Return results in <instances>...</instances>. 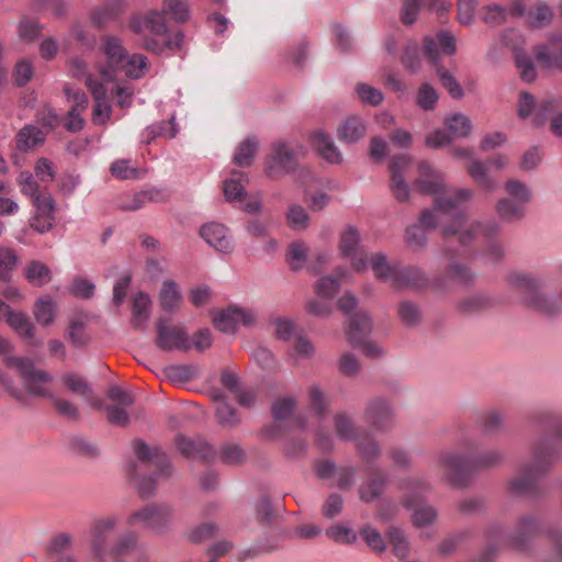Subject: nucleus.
<instances>
[{
	"mask_svg": "<svg viewBox=\"0 0 562 562\" xmlns=\"http://www.w3.org/2000/svg\"><path fill=\"white\" fill-rule=\"evenodd\" d=\"M166 16L177 23H184L190 19V8L187 0H162L161 10L149 11L143 22L133 21L135 33L147 31L150 35L143 38V47L151 53L160 54L165 50H180L183 45L184 34L181 31L170 33L167 27Z\"/></svg>",
	"mask_w": 562,
	"mask_h": 562,
	"instance_id": "f257e3e1",
	"label": "nucleus"
},
{
	"mask_svg": "<svg viewBox=\"0 0 562 562\" xmlns=\"http://www.w3.org/2000/svg\"><path fill=\"white\" fill-rule=\"evenodd\" d=\"M459 446L460 452L442 451L437 456V467L446 481L457 488L465 487L475 470L496 465L503 458L496 450L477 452V443L471 438L463 439Z\"/></svg>",
	"mask_w": 562,
	"mask_h": 562,
	"instance_id": "f03ea898",
	"label": "nucleus"
},
{
	"mask_svg": "<svg viewBox=\"0 0 562 562\" xmlns=\"http://www.w3.org/2000/svg\"><path fill=\"white\" fill-rule=\"evenodd\" d=\"M502 227L495 220L467 222L463 214L453 217L449 225L441 227V235L446 243L457 239L461 245L480 241L483 254L492 261L501 260L504 248L498 237Z\"/></svg>",
	"mask_w": 562,
	"mask_h": 562,
	"instance_id": "7ed1b4c3",
	"label": "nucleus"
},
{
	"mask_svg": "<svg viewBox=\"0 0 562 562\" xmlns=\"http://www.w3.org/2000/svg\"><path fill=\"white\" fill-rule=\"evenodd\" d=\"M555 454V445L551 438L538 441L533 447L532 461L525 465L518 475L510 481V492L516 495L535 493L539 476L549 469Z\"/></svg>",
	"mask_w": 562,
	"mask_h": 562,
	"instance_id": "20e7f679",
	"label": "nucleus"
},
{
	"mask_svg": "<svg viewBox=\"0 0 562 562\" xmlns=\"http://www.w3.org/2000/svg\"><path fill=\"white\" fill-rule=\"evenodd\" d=\"M7 366L12 369L19 376L24 391V398L21 403H25L26 394L32 397L53 398L50 385L54 376L46 370L36 367L35 361L27 357H8ZM20 402V400H18Z\"/></svg>",
	"mask_w": 562,
	"mask_h": 562,
	"instance_id": "39448f33",
	"label": "nucleus"
},
{
	"mask_svg": "<svg viewBox=\"0 0 562 562\" xmlns=\"http://www.w3.org/2000/svg\"><path fill=\"white\" fill-rule=\"evenodd\" d=\"M456 38L447 31H441L434 36L428 35L424 38V54L429 61L436 66L441 85L448 90L452 98L460 99L463 97V89L447 69L439 66L441 56H451L456 54Z\"/></svg>",
	"mask_w": 562,
	"mask_h": 562,
	"instance_id": "423d86ee",
	"label": "nucleus"
},
{
	"mask_svg": "<svg viewBox=\"0 0 562 562\" xmlns=\"http://www.w3.org/2000/svg\"><path fill=\"white\" fill-rule=\"evenodd\" d=\"M402 492V504L407 509H414L412 521L415 527L422 528L432 525L438 512L432 505L420 506L422 502L431 491L430 484L420 477H407L398 485Z\"/></svg>",
	"mask_w": 562,
	"mask_h": 562,
	"instance_id": "0eeeda50",
	"label": "nucleus"
},
{
	"mask_svg": "<svg viewBox=\"0 0 562 562\" xmlns=\"http://www.w3.org/2000/svg\"><path fill=\"white\" fill-rule=\"evenodd\" d=\"M508 283L521 293L524 303L531 308L544 315H555L562 312V292L557 297L544 294L530 274L513 272L508 276Z\"/></svg>",
	"mask_w": 562,
	"mask_h": 562,
	"instance_id": "6e6552de",
	"label": "nucleus"
},
{
	"mask_svg": "<svg viewBox=\"0 0 562 562\" xmlns=\"http://www.w3.org/2000/svg\"><path fill=\"white\" fill-rule=\"evenodd\" d=\"M371 329L372 323L369 315L357 312L349 317L346 338L351 346L360 348L366 357L378 359L383 356V350L378 344L369 340Z\"/></svg>",
	"mask_w": 562,
	"mask_h": 562,
	"instance_id": "1a4fd4ad",
	"label": "nucleus"
},
{
	"mask_svg": "<svg viewBox=\"0 0 562 562\" xmlns=\"http://www.w3.org/2000/svg\"><path fill=\"white\" fill-rule=\"evenodd\" d=\"M172 520V508L166 504H148L134 510L126 519L130 527L148 529L156 533L168 530Z\"/></svg>",
	"mask_w": 562,
	"mask_h": 562,
	"instance_id": "9d476101",
	"label": "nucleus"
},
{
	"mask_svg": "<svg viewBox=\"0 0 562 562\" xmlns=\"http://www.w3.org/2000/svg\"><path fill=\"white\" fill-rule=\"evenodd\" d=\"M111 562H149L146 549L139 543L135 531H125L108 547Z\"/></svg>",
	"mask_w": 562,
	"mask_h": 562,
	"instance_id": "9b49d317",
	"label": "nucleus"
},
{
	"mask_svg": "<svg viewBox=\"0 0 562 562\" xmlns=\"http://www.w3.org/2000/svg\"><path fill=\"white\" fill-rule=\"evenodd\" d=\"M297 166L292 148L284 142H276L265 161L266 175L273 180L293 171Z\"/></svg>",
	"mask_w": 562,
	"mask_h": 562,
	"instance_id": "f8f14e48",
	"label": "nucleus"
},
{
	"mask_svg": "<svg viewBox=\"0 0 562 562\" xmlns=\"http://www.w3.org/2000/svg\"><path fill=\"white\" fill-rule=\"evenodd\" d=\"M100 50L105 57V65L101 68L102 78L106 81L117 78V69L127 55L122 40L115 35H104L101 38Z\"/></svg>",
	"mask_w": 562,
	"mask_h": 562,
	"instance_id": "ddd939ff",
	"label": "nucleus"
},
{
	"mask_svg": "<svg viewBox=\"0 0 562 562\" xmlns=\"http://www.w3.org/2000/svg\"><path fill=\"white\" fill-rule=\"evenodd\" d=\"M360 234L353 226L345 228L339 238V251L342 257L350 260V266L356 272L368 269V254L359 249Z\"/></svg>",
	"mask_w": 562,
	"mask_h": 562,
	"instance_id": "4468645a",
	"label": "nucleus"
},
{
	"mask_svg": "<svg viewBox=\"0 0 562 562\" xmlns=\"http://www.w3.org/2000/svg\"><path fill=\"white\" fill-rule=\"evenodd\" d=\"M156 346L164 351H188L191 340L187 330L180 326L167 325L162 318L157 322Z\"/></svg>",
	"mask_w": 562,
	"mask_h": 562,
	"instance_id": "2eb2a0df",
	"label": "nucleus"
},
{
	"mask_svg": "<svg viewBox=\"0 0 562 562\" xmlns=\"http://www.w3.org/2000/svg\"><path fill=\"white\" fill-rule=\"evenodd\" d=\"M133 448L138 461L144 464L146 469H153L157 476L170 475L169 459L159 448L151 449L142 440H134Z\"/></svg>",
	"mask_w": 562,
	"mask_h": 562,
	"instance_id": "dca6fc26",
	"label": "nucleus"
},
{
	"mask_svg": "<svg viewBox=\"0 0 562 562\" xmlns=\"http://www.w3.org/2000/svg\"><path fill=\"white\" fill-rule=\"evenodd\" d=\"M562 106L561 99L549 97L539 102L538 111L532 117V123L537 126L543 125L549 121V131L555 137L562 138Z\"/></svg>",
	"mask_w": 562,
	"mask_h": 562,
	"instance_id": "f3484780",
	"label": "nucleus"
},
{
	"mask_svg": "<svg viewBox=\"0 0 562 562\" xmlns=\"http://www.w3.org/2000/svg\"><path fill=\"white\" fill-rule=\"evenodd\" d=\"M364 418L379 432L390 431L395 424L394 411L383 398H374L367 404Z\"/></svg>",
	"mask_w": 562,
	"mask_h": 562,
	"instance_id": "a211bd4d",
	"label": "nucleus"
},
{
	"mask_svg": "<svg viewBox=\"0 0 562 562\" xmlns=\"http://www.w3.org/2000/svg\"><path fill=\"white\" fill-rule=\"evenodd\" d=\"M108 397L113 402L105 407L109 423L126 426L130 422L126 408L134 403L132 395L117 385H111L108 390Z\"/></svg>",
	"mask_w": 562,
	"mask_h": 562,
	"instance_id": "6ab92c4d",
	"label": "nucleus"
},
{
	"mask_svg": "<svg viewBox=\"0 0 562 562\" xmlns=\"http://www.w3.org/2000/svg\"><path fill=\"white\" fill-rule=\"evenodd\" d=\"M440 224L439 215L429 209L424 210L419 216V223L408 226L405 231L404 240L406 245L416 250L423 248L427 243L425 229H434Z\"/></svg>",
	"mask_w": 562,
	"mask_h": 562,
	"instance_id": "aec40b11",
	"label": "nucleus"
},
{
	"mask_svg": "<svg viewBox=\"0 0 562 562\" xmlns=\"http://www.w3.org/2000/svg\"><path fill=\"white\" fill-rule=\"evenodd\" d=\"M532 52L542 68L562 71V33L552 34L547 43L535 46Z\"/></svg>",
	"mask_w": 562,
	"mask_h": 562,
	"instance_id": "412c9836",
	"label": "nucleus"
},
{
	"mask_svg": "<svg viewBox=\"0 0 562 562\" xmlns=\"http://www.w3.org/2000/svg\"><path fill=\"white\" fill-rule=\"evenodd\" d=\"M119 524L115 516L97 519L91 528V549L98 561L105 560L108 554V536Z\"/></svg>",
	"mask_w": 562,
	"mask_h": 562,
	"instance_id": "4be33fe9",
	"label": "nucleus"
},
{
	"mask_svg": "<svg viewBox=\"0 0 562 562\" xmlns=\"http://www.w3.org/2000/svg\"><path fill=\"white\" fill-rule=\"evenodd\" d=\"M473 195L471 189H453L446 184L435 195V207L431 211L438 213H449L458 209L462 203L469 201Z\"/></svg>",
	"mask_w": 562,
	"mask_h": 562,
	"instance_id": "5701e85b",
	"label": "nucleus"
},
{
	"mask_svg": "<svg viewBox=\"0 0 562 562\" xmlns=\"http://www.w3.org/2000/svg\"><path fill=\"white\" fill-rule=\"evenodd\" d=\"M255 322V315L250 311L238 307H229L214 316V326L226 334H233L239 324L246 326Z\"/></svg>",
	"mask_w": 562,
	"mask_h": 562,
	"instance_id": "b1692460",
	"label": "nucleus"
},
{
	"mask_svg": "<svg viewBox=\"0 0 562 562\" xmlns=\"http://www.w3.org/2000/svg\"><path fill=\"white\" fill-rule=\"evenodd\" d=\"M86 86L90 90L95 102L92 115L93 123L97 125L105 124L110 120L111 106L106 99V89L104 85L92 78V76H87Z\"/></svg>",
	"mask_w": 562,
	"mask_h": 562,
	"instance_id": "393cba45",
	"label": "nucleus"
},
{
	"mask_svg": "<svg viewBox=\"0 0 562 562\" xmlns=\"http://www.w3.org/2000/svg\"><path fill=\"white\" fill-rule=\"evenodd\" d=\"M34 207L35 214L31 220L32 228L41 234L50 231L55 223V203L52 195H37Z\"/></svg>",
	"mask_w": 562,
	"mask_h": 562,
	"instance_id": "a878e982",
	"label": "nucleus"
},
{
	"mask_svg": "<svg viewBox=\"0 0 562 562\" xmlns=\"http://www.w3.org/2000/svg\"><path fill=\"white\" fill-rule=\"evenodd\" d=\"M201 237L215 250L229 254L234 249V241L227 227L218 223H209L201 227Z\"/></svg>",
	"mask_w": 562,
	"mask_h": 562,
	"instance_id": "bb28decb",
	"label": "nucleus"
},
{
	"mask_svg": "<svg viewBox=\"0 0 562 562\" xmlns=\"http://www.w3.org/2000/svg\"><path fill=\"white\" fill-rule=\"evenodd\" d=\"M442 252L445 257L450 260L445 270V279L461 286L472 284L475 274L471 268L465 263L456 261L454 258L457 254L450 247L445 246Z\"/></svg>",
	"mask_w": 562,
	"mask_h": 562,
	"instance_id": "cd10ccee",
	"label": "nucleus"
},
{
	"mask_svg": "<svg viewBox=\"0 0 562 562\" xmlns=\"http://www.w3.org/2000/svg\"><path fill=\"white\" fill-rule=\"evenodd\" d=\"M368 480L359 487V497L364 503H372L380 497L385 487L387 477L378 467L367 469Z\"/></svg>",
	"mask_w": 562,
	"mask_h": 562,
	"instance_id": "c85d7f7f",
	"label": "nucleus"
},
{
	"mask_svg": "<svg viewBox=\"0 0 562 562\" xmlns=\"http://www.w3.org/2000/svg\"><path fill=\"white\" fill-rule=\"evenodd\" d=\"M445 184L442 175L436 170L429 162L422 161L418 165V177L415 180V187L424 194L436 195Z\"/></svg>",
	"mask_w": 562,
	"mask_h": 562,
	"instance_id": "c756f323",
	"label": "nucleus"
},
{
	"mask_svg": "<svg viewBox=\"0 0 562 562\" xmlns=\"http://www.w3.org/2000/svg\"><path fill=\"white\" fill-rule=\"evenodd\" d=\"M176 445L179 452L186 457L201 458L209 462L216 456L214 448L201 439L192 440L180 435L176 439Z\"/></svg>",
	"mask_w": 562,
	"mask_h": 562,
	"instance_id": "7c9ffc66",
	"label": "nucleus"
},
{
	"mask_svg": "<svg viewBox=\"0 0 562 562\" xmlns=\"http://www.w3.org/2000/svg\"><path fill=\"white\" fill-rule=\"evenodd\" d=\"M426 273L418 267L409 266L397 268L393 288L401 289H422L428 285Z\"/></svg>",
	"mask_w": 562,
	"mask_h": 562,
	"instance_id": "2f4dec72",
	"label": "nucleus"
},
{
	"mask_svg": "<svg viewBox=\"0 0 562 562\" xmlns=\"http://www.w3.org/2000/svg\"><path fill=\"white\" fill-rule=\"evenodd\" d=\"M312 144L317 154L326 161L330 164H340L342 161V155L329 134L316 131L312 135Z\"/></svg>",
	"mask_w": 562,
	"mask_h": 562,
	"instance_id": "473e14b6",
	"label": "nucleus"
},
{
	"mask_svg": "<svg viewBox=\"0 0 562 562\" xmlns=\"http://www.w3.org/2000/svg\"><path fill=\"white\" fill-rule=\"evenodd\" d=\"M355 447L361 461L367 465V469L373 467L372 463L382 454L379 441L369 432L361 434L355 440Z\"/></svg>",
	"mask_w": 562,
	"mask_h": 562,
	"instance_id": "72a5a7b5",
	"label": "nucleus"
},
{
	"mask_svg": "<svg viewBox=\"0 0 562 562\" xmlns=\"http://www.w3.org/2000/svg\"><path fill=\"white\" fill-rule=\"evenodd\" d=\"M68 98L72 95L74 104L68 112L66 128L70 132H78L83 127V120L80 116L81 111L86 110L88 105V99L83 92L74 91L70 88L65 89Z\"/></svg>",
	"mask_w": 562,
	"mask_h": 562,
	"instance_id": "f704fd0d",
	"label": "nucleus"
},
{
	"mask_svg": "<svg viewBox=\"0 0 562 562\" xmlns=\"http://www.w3.org/2000/svg\"><path fill=\"white\" fill-rule=\"evenodd\" d=\"M349 276L347 269L336 268L331 274L322 277L315 284L318 296L330 300L338 292L341 281Z\"/></svg>",
	"mask_w": 562,
	"mask_h": 562,
	"instance_id": "c9c22d12",
	"label": "nucleus"
},
{
	"mask_svg": "<svg viewBox=\"0 0 562 562\" xmlns=\"http://www.w3.org/2000/svg\"><path fill=\"white\" fill-rule=\"evenodd\" d=\"M368 267L372 269L374 277L378 280L382 282H391L393 285L398 267L391 265L383 252H373L368 255Z\"/></svg>",
	"mask_w": 562,
	"mask_h": 562,
	"instance_id": "e433bc0d",
	"label": "nucleus"
},
{
	"mask_svg": "<svg viewBox=\"0 0 562 562\" xmlns=\"http://www.w3.org/2000/svg\"><path fill=\"white\" fill-rule=\"evenodd\" d=\"M366 133L367 124L357 115L347 117L337 130L338 138L345 143H356L362 138Z\"/></svg>",
	"mask_w": 562,
	"mask_h": 562,
	"instance_id": "4c0bfd02",
	"label": "nucleus"
},
{
	"mask_svg": "<svg viewBox=\"0 0 562 562\" xmlns=\"http://www.w3.org/2000/svg\"><path fill=\"white\" fill-rule=\"evenodd\" d=\"M5 321L8 325L21 337L31 340L34 338L35 327L23 312H15L5 306Z\"/></svg>",
	"mask_w": 562,
	"mask_h": 562,
	"instance_id": "58836bf2",
	"label": "nucleus"
},
{
	"mask_svg": "<svg viewBox=\"0 0 562 562\" xmlns=\"http://www.w3.org/2000/svg\"><path fill=\"white\" fill-rule=\"evenodd\" d=\"M248 177L245 172L233 170L229 178L223 182V192L227 201H239L246 195L245 183Z\"/></svg>",
	"mask_w": 562,
	"mask_h": 562,
	"instance_id": "ea45409f",
	"label": "nucleus"
},
{
	"mask_svg": "<svg viewBox=\"0 0 562 562\" xmlns=\"http://www.w3.org/2000/svg\"><path fill=\"white\" fill-rule=\"evenodd\" d=\"M529 203L515 201L509 198H503L496 203V212L505 222L520 221L526 215V209Z\"/></svg>",
	"mask_w": 562,
	"mask_h": 562,
	"instance_id": "a19ab883",
	"label": "nucleus"
},
{
	"mask_svg": "<svg viewBox=\"0 0 562 562\" xmlns=\"http://www.w3.org/2000/svg\"><path fill=\"white\" fill-rule=\"evenodd\" d=\"M148 68V60L144 55L127 53L122 66L117 69V77L124 75L125 77L138 79L142 78Z\"/></svg>",
	"mask_w": 562,
	"mask_h": 562,
	"instance_id": "79ce46f5",
	"label": "nucleus"
},
{
	"mask_svg": "<svg viewBox=\"0 0 562 562\" xmlns=\"http://www.w3.org/2000/svg\"><path fill=\"white\" fill-rule=\"evenodd\" d=\"M296 407V400L292 396L278 398L272 405V414L277 422H284L290 418L294 424L304 428L305 422L302 417L293 416L294 408Z\"/></svg>",
	"mask_w": 562,
	"mask_h": 562,
	"instance_id": "37998d69",
	"label": "nucleus"
},
{
	"mask_svg": "<svg viewBox=\"0 0 562 562\" xmlns=\"http://www.w3.org/2000/svg\"><path fill=\"white\" fill-rule=\"evenodd\" d=\"M334 428L340 440L355 441L360 436L353 418L346 412H338L335 414Z\"/></svg>",
	"mask_w": 562,
	"mask_h": 562,
	"instance_id": "c03bdc74",
	"label": "nucleus"
},
{
	"mask_svg": "<svg viewBox=\"0 0 562 562\" xmlns=\"http://www.w3.org/2000/svg\"><path fill=\"white\" fill-rule=\"evenodd\" d=\"M24 277L34 286H43L52 280V270L40 260L30 261L24 268Z\"/></svg>",
	"mask_w": 562,
	"mask_h": 562,
	"instance_id": "a18cd8bd",
	"label": "nucleus"
},
{
	"mask_svg": "<svg viewBox=\"0 0 562 562\" xmlns=\"http://www.w3.org/2000/svg\"><path fill=\"white\" fill-rule=\"evenodd\" d=\"M122 11L120 2H108L101 7H97L91 11V24L98 29H103L108 23L114 20Z\"/></svg>",
	"mask_w": 562,
	"mask_h": 562,
	"instance_id": "49530a36",
	"label": "nucleus"
},
{
	"mask_svg": "<svg viewBox=\"0 0 562 562\" xmlns=\"http://www.w3.org/2000/svg\"><path fill=\"white\" fill-rule=\"evenodd\" d=\"M537 528L538 520L535 516H522L518 520L516 530L510 539L513 546L517 548L524 547L528 538L536 532Z\"/></svg>",
	"mask_w": 562,
	"mask_h": 562,
	"instance_id": "de8ad7c7",
	"label": "nucleus"
},
{
	"mask_svg": "<svg viewBox=\"0 0 562 562\" xmlns=\"http://www.w3.org/2000/svg\"><path fill=\"white\" fill-rule=\"evenodd\" d=\"M44 133L34 125H26L16 135V148L26 151L44 142Z\"/></svg>",
	"mask_w": 562,
	"mask_h": 562,
	"instance_id": "09e8293b",
	"label": "nucleus"
},
{
	"mask_svg": "<svg viewBox=\"0 0 562 562\" xmlns=\"http://www.w3.org/2000/svg\"><path fill=\"white\" fill-rule=\"evenodd\" d=\"M55 302L49 296H42L36 300L33 314L40 325L49 326L55 319Z\"/></svg>",
	"mask_w": 562,
	"mask_h": 562,
	"instance_id": "8fccbe9b",
	"label": "nucleus"
},
{
	"mask_svg": "<svg viewBox=\"0 0 562 562\" xmlns=\"http://www.w3.org/2000/svg\"><path fill=\"white\" fill-rule=\"evenodd\" d=\"M164 375L169 382L181 385L195 379L196 370L188 364L169 366L164 369Z\"/></svg>",
	"mask_w": 562,
	"mask_h": 562,
	"instance_id": "3c124183",
	"label": "nucleus"
},
{
	"mask_svg": "<svg viewBox=\"0 0 562 562\" xmlns=\"http://www.w3.org/2000/svg\"><path fill=\"white\" fill-rule=\"evenodd\" d=\"M308 247L304 241L296 240L289 245L286 262L294 271L301 270L307 261Z\"/></svg>",
	"mask_w": 562,
	"mask_h": 562,
	"instance_id": "603ef678",
	"label": "nucleus"
},
{
	"mask_svg": "<svg viewBox=\"0 0 562 562\" xmlns=\"http://www.w3.org/2000/svg\"><path fill=\"white\" fill-rule=\"evenodd\" d=\"M467 170L473 181L482 189L493 191L496 188V181L488 176L486 166L483 162L473 160Z\"/></svg>",
	"mask_w": 562,
	"mask_h": 562,
	"instance_id": "864d4df0",
	"label": "nucleus"
},
{
	"mask_svg": "<svg viewBox=\"0 0 562 562\" xmlns=\"http://www.w3.org/2000/svg\"><path fill=\"white\" fill-rule=\"evenodd\" d=\"M61 382L69 392L82 396L86 401L92 400V390L83 378L75 373H66L61 375Z\"/></svg>",
	"mask_w": 562,
	"mask_h": 562,
	"instance_id": "5fc2aeb1",
	"label": "nucleus"
},
{
	"mask_svg": "<svg viewBox=\"0 0 562 562\" xmlns=\"http://www.w3.org/2000/svg\"><path fill=\"white\" fill-rule=\"evenodd\" d=\"M307 398L310 407L319 418H323L329 411V398L317 385H311L307 389Z\"/></svg>",
	"mask_w": 562,
	"mask_h": 562,
	"instance_id": "6e6d98bb",
	"label": "nucleus"
},
{
	"mask_svg": "<svg viewBox=\"0 0 562 562\" xmlns=\"http://www.w3.org/2000/svg\"><path fill=\"white\" fill-rule=\"evenodd\" d=\"M150 299L147 294L138 292L133 299V318L135 327H140L149 317Z\"/></svg>",
	"mask_w": 562,
	"mask_h": 562,
	"instance_id": "4d7b16f0",
	"label": "nucleus"
},
{
	"mask_svg": "<svg viewBox=\"0 0 562 562\" xmlns=\"http://www.w3.org/2000/svg\"><path fill=\"white\" fill-rule=\"evenodd\" d=\"M445 125L450 132L452 138L465 137L471 132L470 120L461 113H456L445 120Z\"/></svg>",
	"mask_w": 562,
	"mask_h": 562,
	"instance_id": "13d9d810",
	"label": "nucleus"
},
{
	"mask_svg": "<svg viewBox=\"0 0 562 562\" xmlns=\"http://www.w3.org/2000/svg\"><path fill=\"white\" fill-rule=\"evenodd\" d=\"M159 300L162 308L170 311L177 307L181 301V294L176 282L167 280L162 283Z\"/></svg>",
	"mask_w": 562,
	"mask_h": 562,
	"instance_id": "bf43d9fd",
	"label": "nucleus"
},
{
	"mask_svg": "<svg viewBox=\"0 0 562 562\" xmlns=\"http://www.w3.org/2000/svg\"><path fill=\"white\" fill-rule=\"evenodd\" d=\"M257 148V139L255 137H247L244 142L239 144L234 156V162L240 167L251 165Z\"/></svg>",
	"mask_w": 562,
	"mask_h": 562,
	"instance_id": "052dcab7",
	"label": "nucleus"
},
{
	"mask_svg": "<svg viewBox=\"0 0 562 562\" xmlns=\"http://www.w3.org/2000/svg\"><path fill=\"white\" fill-rule=\"evenodd\" d=\"M19 258L15 251L9 247H0V280L8 282L12 278Z\"/></svg>",
	"mask_w": 562,
	"mask_h": 562,
	"instance_id": "680f3d73",
	"label": "nucleus"
},
{
	"mask_svg": "<svg viewBox=\"0 0 562 562\" xmlns=\"http://www.w3.org/2000/svg\"><path fill=\"white\" fill-rule=\"evenodd\" d=\"M387 539L393 548L394 554L403 560L408 555L409 544L404 532L395 527H391L387 531Z\"/></svg>",
	"mask_w": 562,
	"mask_h": 562,
	"instance_id": "e2e57ef3",
	"label": "nucleus"
},
{
	"mask_svg": "<svg viewBox=\"0 0 562 562\" xmlns=\"http://www.w3.org/2000/svg\"><path fill=\"white\" fill-rule=\"evenodd\" d=\"M439 100L437 90L429 83H423L416 95L417 105L424 111H431L436 108Z\"/></svg>",
	"mask_w": 562,
	"mask_h": 562,
	"instance_id": "0e129e2a",
	"label": "nucleus"
},
{
	"mask_svg": "<svg viewBox=\"0 0 562 562\" xmlns=\"http://www.w3.org/2000/svg\"><path fill=\"white\" fill-rule=\"evenodd\" d=\"M505 192L507 193V198L520 201L525 203H529L532 198L531 190L529 187L516 179H510L505 183Z\"/></svg>",
	"mask_w": 562,
	"mask_h": 562,
	"instance_id": "69168bd1",
	"label": "nucleus"
},
{
	"mask_svg": "<svg viewBox=\"0 0 562 562\" xmlns=\"http://www.w3.org/2000/svg\"><path fill=\"white\" fill-rule=\"evenodd\" d=\"M18 36L21 41L26 43L34 42L41 34L42 25L35 20L23 16L18 26Z\"/></svg>",
	"mask_w": 562,
	"mask_h": 562,
	"instance_id": "338daca9",
	"label": "nucleus"
},
{
	"mask_svg": "<svg viewBox=\"0 0 562 562\" xmlns=\"http://www.w3.org/2000/svg\"><path fill=\"white\" fill-rule=\"evenodd\" d=\"M325 535L334 542L351 544L357 540V533L349 527L333 525L326 529Z\"/></svg>",
	"mask_w": 562,
	"mask_h": 562,
	"instance_id": "774afa93",
	"label": "nucleus"
}]
</instances>
